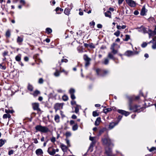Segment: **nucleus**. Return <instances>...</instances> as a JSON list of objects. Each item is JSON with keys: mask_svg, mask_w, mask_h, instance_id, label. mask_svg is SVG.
Listing matches in <instances>:
<instances>
[{"mask_svg": "<svg viewBox=\"0 0 156 156\" xmlns=\"http://www.w3.org/2000/svg\"><path fill=\"white\" fill-rule=\"evenodd\" d=\"M83 58L85 61V67H87L90 65V61L91 60V59L88 56L86 55H83Z\"/></svg>", "mask_w": 156, "mask_h": 156, "instance_id": "nucleus-4", "label": "nucleus"}, {"mask_svg": "<svg viewBox=\"0 0 156 156\" xmlns=\"http://www.w3.org/2000/svg\"><path fill=\"white\" fill-rule=\"evenodd\" d=\"M0 68L2 69L5 70L6 69V67L2 64H0Z\"/></svg>", "mask_w": 156, "mask_h": 156, "instance_id": "nucleus-50", "label": "nucleus"}, {"mask_svg": "<svg viewBox=\"0 0 156 156\" xmlns=\"http://www.w3.org/2000/svg\"><path fill=\"white\" fill-rule=\"evenodd\" d=\"M140 30L141 32H143L144 34L147 33H148L147 30V28L142 26L140 27Z\"/></svg>", "mask_w": 156, "mask_h": 156, "instance_id": "nucleus-17", "label": "nucleus"}, {"mask_svg": "<svg viewBox=\"0 0 156 156\" xmlns=\"http://www.w3.org/2000/svg\"><path fill=\"white\" fill-rule=\"evenodd\" d=\"M21 55L20 54L17 55L15 57V59L16 61L17 62L20 61L21 59Z\"/></svg>", "mask_w": 156, "mask_h": 156, "instance_id": "nucleus-24", "label": "nucleus"}, {"mask_svg": "<svg viewBox=\"0 0 156 156\" xmlns=\"http://www.w3.org/2000/svg\"><path fill=\"white\" fill-rule=\"evenodd\" d=\"M8 51H5L3 53V55L5 56L8 55Z\"/></svg>", "mask_w": 156, "mask_h": 156, "instance_id": "nucleus-59", "label": "nucleus"}, {"mask_svg": "<svg viewBox=\"0 0 156 156\" xmlns=\"http://www.w3.org/2000/svg\"><path fill=\"white\" fill-rule=\"evenodd\" d=\"M60 72L59 71L57 70H56L55 72L54 73V76L56 77H58L60 76Z\"/></svg>", "mask_w": 156, "mask_h": 156, "instance_id": "nucleus-27", "label": "nucleus"}, {"mask_svg": "<svg viewBox=\"0 0 156 156\" xmlns=\"http://www.w3.org/2000/svg\"><path fill=\"white\" fill-rule=\"evenodd\" d=\"M112 110V109L111 108H106L104 110V113H107L108 112H109L111 111Z\"/></svg>", "mask_w": 156, "mask_h": 156, "instance_id": "nucleus-33", "label": "nucleus"}, {"mask_svg": "<svg viewBox=\"0 0 156 156\" xmlns=\"http://www.w3.org/2000/svg\"><path fill=\"white\" fill-rule=\"evenodd\" d=\"M35 129L37 131L46 133L49 131V129L46 126H42L41 125H38L35 127Z\"/></svg>", "mask_w": 156, "mask_h": 156, "instance_id": "nucleus-1", "label": "nucleus"}, {"mask_svg": "<svg viewBox=\"0 0 156 156\" xmlns=\"http://www.w3.org/2000/svg\"><path fill=\"white\" fill-rule=\"evenodd\" d=\"M78 126L77 124H75V125L73 126L72 127V130L74 131H76L78 129Z\"/></svg>", "mask_w": 156, "mask_h": 156, "instance_id": "nucleus-29", "label": "nucleus"}, {"mask_svg": "<svg viewBox=\"0 0 156 156\" xmlns=\"http://www.w3.org/2000/svg\"><path fill=\"white\" fill-rule=\"evenodd\" d=\"M55 137H53L51 139V141L53 143H54L55 141Z\"/></svg>", "mask_w": 156, "mask_h": 156, "instance_id": "nucleus-61", "label": "nucleus"}, {"mask_svg": "<svg viewBox=\"0 0 156 156\" xmlns=\"http://www.w3.org/2000/svg\"><path fill=\"white\" fill-rule=\"evenodd\" d=\"M115 43H113L111 46L110 49L112 50V53L115 55L117 53V51L114 49L115 46Z\"/></svg>", "mask_w": 156, "mask_h": 156, "instance_id": "nucleus-13", "label": "nucleus"}, {"mask_svg": "<svg viewBox=\"0 0 156 156\" xmlns=\"http://www.w3.org/2000/svg\"><path fill=\"white\" fill-rule=\"evenodd\" d=\"M80 107V106L77 105H76V106L75 107V112L76 113H77L79 111V108Z\"/></svg>", "mask_w": 156, "mask_h": 156, "instance_id": "nucleus-26", "label": "nucleus"}, {"mask_svg": "<svg viewBox=\"0 0 156 156\" xmlns=\"http://www.w3.org/2000/svg\"><path fill=\"white\" fill-rule=\"evenodd\" d=\"M46 31L48 34H50L52 32L51 29L49 28H47L46 29Z\"/></svg>", "mask_w": 156, "mask_h": 156, "instance_id": "nucleus-35", "label": "nucleus"}, {"mask_svg": "<svg viewBox=\"0 0 156 156\" xmlns=\"http://www.w3.org/2000/svg\"><path fill=\"white\" fill-rule=\"evenodd\" d=\"M101 121V119L100 117H98L96 121H95V125L96 126H98L100 122Z\"/></svg>", "mask_w": 156, "mask_h": 156, "instance_id": "nucleus-22", "label": "nucleus"}, {"mask_svg": "<svg viewBox=\"0 0 156 156\" xmlns=\"http://www.w3.org/2000/svg\"><path fill=\"white\" fill-rule=\"evenodd\" d=\"M5 144V141L2 139L0 140V147H2Z\"/></svg>", "mask_w": 156, "mask_h": 156, "instance_id": "nucleus-36", "label": "nucleus"}, {"mask_svg": "<svg viewBox=\"0 0 156 156\" xmlns=\"http://www.w3.org/2000/svg\"><path fill=\"white\" fill-rule=\"evenodd\" d=\"M72 9V8H71V9H70L69 8H66L65 9L64 11V13L66 15L69 16V14H70V9Z\"/></svg>", "mask_w": 156, "mask_h": 156, "instance_id": "nucleus-19", "label": "nucleus"}, {"mask_svg": "<svg viewBox=\"0 0 156 156\" xmlns=\"http://www.w3.org/2000/svg\"><path fill=\"white\" fill-rule=\"evenodd\" d=\"M20 3L22 4L23 5H25L26 3L25 1L24 0H20Z\"/></svg>", "mask_w": 156, "mask_h": 156, "instance_id": "nucleus-56", "label": "nucleus"}, {"mask_svg": "<svg viewBox=\"0 0 156 156\" xmlns=\"http://www.w3.org/2000/svg\"><path fill=\"white\" fill-rule=\"evenodd\" d=\"M17 41L18 43H21L23 41V39L20 37H18L17 38Z\"/></svg>", "mask_w": 156, "mask_h": 156, "instance_id": "nucleus-30", "label": "nucleus"}, {"mask_svg": "<svg viewBox=\"0 0 156 156\" xmlns=\"http://www.w3.org/2000/svg\"><path fill=\"white\" fill-rule=\"evenodd\" d=\"M36 154L38 156H39L43 154V151L41 149H37L35 151Z\"/></svg>", "mask_w": 156, "mask_h": 156, "instance_id": "nucleus-16", "label": "nucleus"}, {"mask_svg": "<svg viewBox=\"0 0 156 156\" xmlns=\"http://www.w3.org/2000/svg\"><path fill=\"white\" fill-rule=\"evenodd\" d=\"M126 27V25H122V26L119 25H117V28L118 30H120L121 29H124Z\"/></svg>", "mask_w": 156, "mask_h": 156, "instance_id": "nucleus-28", "label": "nucleus"}, {"mask_svg": "<svg viewBox=\"0 0 156 156\" xmlns=\"http://www.w3.org/2000/svg\"><path fill=\"white\" fill-rule=\"evenodd\" d=\"M147 45V44L145 42H143L142 44H141V47L142 48H145V47Z\"/></svg>", "mask_w": 156, "mask_h": 156, "instance_id": "nucleus-49", "label": "nucleus"}, {"mask_svg": "<svg viewBox=\"0 0 156 156\" xmlns=\"http://www.w3.org/2000/svg\"><path fill=\"white\" fill-rule=\"evenodd\" d=\"M152 43L153 45H152V48L153 49H156V41L154 40V39L151 41H150L149 43Z\"/></svg>", "mask_w": 156, "mask_h": 156, "instance_id": "nucleus-15", "label": "nucleus"}, {"mask_svg": "<svg viewBox=\"0 0 156 156\" xmlns=\"http://www.w3.org/2000/svg\"><path fill=\"white\" fill-rule=\"evenodd\" d=\"M117 112L122 115H123L126 116L129 114V113L123 110L119 109L117 110Z\"/></svg>", "mask_w": 156, "mask_h": 156, "instance_id": "nucleus-9", "label": "nucleus"}, {"mask_svg": "<svg viewBox=\"0 0 156 156\" xmlns=\"http://www.w3.org/2000/svg\"><path fill=\"white\" fill-rule=\"evenodd\" d=\"M148 150H149V151L150 152H152V151L155 150H156V148L155 147H152L150 149H148Z\"/></svg>", "mask_w": 156, "mask_h": 156, "instance_id": "nucleus-46", "label": "nucleus"}, {"mask_svg": "<svg viewBox=\"0 0 156 156\" xmlns=\"http://www.w3.org/2000/svg\"><path fill=\"white\" fill-rule=\"evenodd\" d=\"M89 47L92 48H95V45L92 43L89 44Z\"/></svg>", "mask_w": 156, "mask_h": 156, "instance_id": "nucleus-44", "label": "nucleus"}, {"mask_svg": "<svg viewBox=\"0 0 156 156\" xmlns=\"http://www.w3.org/2000/svg\"><path fill=\"white\" fill-rule=\"evenodd\" d=\"M144 108L143 107H140L139 105H135L132 107L130 105L129 109L130 110H133L134 112H139L144 110Z\"/></svg>", "mask_w": 156, "mask_h": 156, "instance_id": "nucleus-2", "label": "nucleus"}, {"mask_svg": "<svg viewBox=\"0 0 156 156\" xmlns=\"http://www.w3.org/2000/svg\"><path fill=\"white\" fill-rule=\"evenodd\" d=\"M75 124V122L74 120H71L70 122V125H72L73 124Z\"/></svg>", "mask_w": 156, "mask_h": 156, "instance_id": "nucleus-62", "label": "nucleus"}, {"mask_svg": "<svg viewBox=\"0 0 156 156\" xmlns=\"http://www.w3.org/2000/svg\"><path fill=\"white\" fill-rule=\"evenodd\" d=\"M126 2L128 5L131 7H134L136 5V2L133 0H126Z\"/></svg>", "mask_w": 156, "mask_h": 156, "instance_id": "nucleus-7", "label": "nucleus"}, {"mask_svg": "<svg viewBox=\"0 0 156 156\" xmlns=\"http://www.w3.org/2000/svg\"><path fill=\"white\" fill-rule=\"evenodd\" d=\"M139 13V12L137 11V10H135L134 12V14L135 15H138Z\"/></svg>", "mask_w": 156, "mask_h": 156, "instance_id": "nucleus-63", "label": "nucleus"}, {"mask_svg": "<svg viewBox=\"0 0 156 156\" xmlns=\"http://www.w3.org/2000/svg\"><path fill=\"white\" fill-rule=\"evenodd\" d=\"M63 105L62 103H56L55 104L54 108L56 111L62 108Z\"/></svg>", "mask_w": 156, "mask_h": 156, "instance_id": "nucleus-11", "label": "nucleus"}, {"mask_svg": "<svg viewBox=\"0 0 156 156\" xmlns=\"http://www.w3.org/2000/svg\"><path fill=\"white\" fill-rule=\"evenodd\" d=\"M62 99L64 101H66L68 99V97L66 95H64L62 97Z\"/></svg>", "mask_w": 156, "mask_h": 156, "instance_id": "nucleus-39", "label": "nucleus"}, {"mask_svg": "<svg viewBox=\"0 0 156 156\" xmlns=\"http://www.w3.org/2000/svg\"><path fill=\"white\" fill-rule=\"evenodd\" d=\"M125 55L128 56H130L133 55L134 52L131 51H128L126 52Z\"/></svg>", "mask_w": 156, "mask_h": 156, "instance_id": "nucleus-20", "label": "nucleus"}, {"mask_svg": "<svg viewBox=\"0 0 156 156\" xmlns=\"http://www.w3.org/2000/svg\"><path fill=\"white\" fill-rule=\"evenodd\" d=\"M27 88L30 91H32L33 90V87L31 85H28Z\"/></svg>", "mask_w": 156, "mask_h": 156, "instance_id": "nucleus-43", "label": "nucleus"}, {"mask_svg": "<svg viewBox=\"0 0 156 156\" xmlns=\"http://www.w3.org/2000/svg\"><path fill=\"white\" fill-rule=\"evenodd\" d=\"M59 10H60L61 11H63V9L59 7H57L55 9L56 12H57Z\"/></svg>", "mask_w": 156, "mask_h": 156, "instance_id": "nucleus-53", "label": "nucleus"}, {"mask_svg": "<svg viewBox=\"0 0 156 156\" xmlns=\"http://www.w3.org/2000/svg\"><path fill=\"white\" fill-rule=\"evenodd\" d=\"M48 153L51 155H53L55 153V149L51 147L48 148Z\"/></svg>", "mask_w": 156, "mask_h": 156, "instance_id": "nucleus-6", "label": "nucleus"}, {"mask_svg": "<svg viewBox=\"0 0 156 156\" xmlns=\"http://www.w3.org/2000/svg\"><path fill=\"white\" fill-rule=\"evenodd\" d=\"M129 39L130 36L128 35H126V38L123 40L125 41H127Z\"/></svg>", "mask_w": 156, "mask_h": 156, "instance_id": "nucleus-40", "label": "nucleus"}, {"mask_svg": "<svg viewBox=\"0 0 156 156\" xmlns=\"http://www.w3.org/2000/svg\"><path fill=\"white\" fill-rule=\"evenodd\" d=\"M70 96H71V98H72V99L73 100V99H74L76 98V97H75L74 94H71Z\"/></svg>", "mask_w": 156, "mask_h": 156, "instance_id": "nucleus-55", "label": "nucleus"}, {"mask_svg": "<svg viewBox=\"0 0 156 156\" xmlns=\"http://www.w3.org/2000/svg\"><path fill=\"white\" fill-rule=\"evenodd\" d=\"M95 141H92L90 144V148L92 147H93V145L95 144Z\"/></svg>", "mask_w": 156, "mask_h": 156, "instance_id": "nucleus-57", "label": "nucleus"}, {"mask_svg": "<svg viewBox=\"0 0 156 156\" xmlns=\"http://www.w3.org/2000/svg\"><path fill=\"white\" fill-rule=\"evenodd\" d=\"M149 31L151 33L153 32L154 34L156 35V26H155V29L153 32L151 30H149Z\"/></svg>", "mask_w": 156, "mask_h": 156, "instance_id": "nucleus-52", "label": "nucleus"}, {"mask_svg": "<svg viewBox=\"0 0 156 156\" xmlns=\"http://www.w3.org/2000/svg\"><path fill=\"white\" fill-rule=\"evenodd\" d=\"M5 35L7 37H10L11 34L10 31L9 30H8L6 32Z\"/></svg>", "mask_w": 156, "mask_h": 156, "instance_id": "nucleus-31", "label": "nucleus"}, {"mask_svg": "<svg viewBox=\"0 0 156 156\" xmlns=\"http://www.w3.org/2000/svg\"><path fill=\"white\" fill-rule=\"evenodd\" d=\"M96 72L97 74L100 76H104L109 73L108 70H101L99 69H97Z\"/></svg>", "mask_w": 156, "mask_h": 156, "instance_id": "nucleus-3", "label": "nucleus"}, {"mask_svg": "<svg viewBox=\"0 0 156 156\" xmlns=\"http://www.w3.org/2000/svg\"><path fill=\"white\" fill-rule=\"evenodd\" d=\"M68 61V60L66 59H62L61 60V62H67Z\"/></svg>", "mask_w": 156, "mask_h": 156, "instance_id": "nucleus-58", "label": "nucleus"}, {"mask_svg": "<svg viewBox=\"0 0 156 156\" xmlns=\"http://www.w3.org/2000/svg\"><path fill=\"white\" fill-rule=\"evenodd\" d=\"M102 140L103 144L105 145H110L111 143V140L108 137L102 139Z\"/></svg>", "mask_w": 156, "mask_h": 156, "instance_id": "nucleus-5", "label": "nucleus"}, {"mask_svg": "<svg viewBox=\"0 0 156 156\" xmlns=\"http://www.w3.org/2000/svg\"><path fill=\"white\" fill-rule=\"evenodd\" d=\"M65 135L67 137H69L71 135V133L70 132H67L66 133Z\"/></svg>", "mask_w": 156, "mask_h": 156, "instance_id": "nucleus-37", "label": "nucleus"}, {"mask_svg": "<svg viewBox=\"0 0 156 156\" xmlns=\"http://www.w3.org/2000/svg\"><path fill=\"white\" fill-rule=\"evenodd\" d=\"M66 141L68 146H70V145L69 140H68V139H67V138L66 139Z\"/></svg>", "mask_w": 156, "mask_h": 156, "instance_id": "nucleus-51", "label": "nucleus"}, {"mask_svg": "<svg viewBox=\"0 0 156 156\" xmlns=\"http://www.w3.org/2000/svg\"><path fill=\"white\" fill-rule=\"evenodd\" d=\"M126 98H127V99L128 100L129 102V106L130 107V105H131V103L133 101V100H134V96H128V95L126 96Z\"/></svg>", "mask_w": 156, "mask_h": 156, "instance_id": "nucleus-12", "label": "nucleus"}, {"mask_svg": "<svg viewBox=\"0 0 156 156\" xmlns=\"http://www.w3.org/2000/svg\"><path fill=\"white\" fill-rule=\"evenodd\" d=\"M32 106L34 110L40 111V109L39 108V104L38 103H34L32 104Z\"/></svg>", "mask_w": 156, "mask_h": 156, "instance_id": "nucleus-10", "label": "nucleus"}, {"mask_svg": "<svg viewBox=\"0 0 156 156\" xmlns=\"http://www.w3.org/2000/svg\"><path fill=\"white\" fill-rule=\"evenodd\" d=\"M69 92L70 94H74L75 92V90L74 89L71 88L69 90Z\"/></svg>", "mask_w": 156, "mask_h": 156, "instance_id": "nucleus-41", "label": "nucleus"}, {"mask_svg": "<svg viewBox=\"0 0 156 156\" xmlns=\"http://www.w3.org/2000/svg\"><path fill=\"white\" fill-rule=\"evenodd\" d=\"M109 62V60L108 58H105V59L104 61L103 62L104 64L105 65H107Z\"/></svg>", "mask_w": 156, "mask_h": 156, "instance_id": "nucleus-45", "label": "nucleus"}, {"mask_svg": "<svg viewBox=\"0 0 156 156\" xmlns=\"http://www.w3.org/2000/svg\"><path fill=\"white\" fill-rule=\"evenodd\" d=\"M97 27L98 28H101L102 27V26L101 24H98L97 25Z\"/></svg>", "mask_w": 156, "mask_h": 156, "instance_id": "nucleus-60", "label": "nucleus"}, {"mask_svg": "<svg viewBox=\"0 0 156 156\" xmlns=\"http://www.w3.org/2000/svg\"><path fill=\"white\" fill-rule=\"evenodd\" d=\"M120 32L119 30H117L114 33V35L117 37H119V36L120 34Z\"/></svg>", "mask_w": 156, "mask_h": 156, "instance_id": "nucleus-38", "label": "nucleus"}, {"mask_svg": "<svg viewBox=\"0 0 156 156\" xmlns=\"http://www.w3.org/2000/svg\"><path fill=\"white\" fill-rule=\"evenodd\" d=\"M147 10L144 6L142 8L140 14L141 16H144L146 15V13L147 12Z\"/></svg>", "mask_w": 156, "mask_h": 156, "instance_id": "nucleus-14", "label": "nucleus"}, {"mask_svg": "<svg viewBox=\"0 0 156 156\" xmlns=\"http://www.w3.org/2000/svg\"><path fill=\"white\" fill-rule=\"evenodd\" d=\"M55 120L57 123H58L60 121V117L58 115L55 116Z\"/></svg>", "mask_w": 156, "mask_h": 156, "instance_id": "nucleus-23", "label": "nucleus"}, {"mask_svg": "<svg viewBox=\"0 0 156 156\" xmlns=\"http://www.w3.org/2000/svg\"><path fill=\"white\" fill-rule=\"evenodd\" d=\"M40 94V92L38 90H36L34 92L33 94V95L34 96H36Z\"/></svg>", "mask_w": 156, "mask_h": 156, "instance_id": "nucleus-34", "label": "nucleus"}, {"mask_svg": "<svg viewBox=\"0 0 156 156\" xmlns=\"http://www.w3.org/2000/svg\"><path fill=\"white\" fill-rule=\"evenodd\" d=\"M60 72H63L66 75H67L68 73V72L67 71H65L64 69L62 70L61 69H60Z\"/></svg>", "mask_w": 156, "mask_h": 156, "instance_id": "nucleus-47", "label": "nucleus"}, {"mask_svg": "<svg viewBox=\"0 0 156 156\" xmlns=\"http://www.w3.org/2000/svg\"><path fill=\"white\" fill-rule=\"evenodd\" d=\"M117 124V123H116L114 122H111L110 123L109 125V128L110 129H112Z\"/></svg>", "mask_w": 156, "mask_h": 156, "instance_id": "nucleus-21", "label": "nucleus"}, {"mask_svg": "<svg viewBox=\"0 0 156 156\" xmlns=\"http://www.w3.org/2000/svg\"><path fill=\"white\" fill-rule=\"evenodd\" d=\"M44 82L42 78H40L39 80L38 83L40 84H42Z\"/></svg>", "mask_w": 156, "mask_h": 156, "instance_id": "nucleus-48", "label": "nucleus"}, {"mask_svg": "<svg viewBox=\"0 0 156 156\" xmlns=\"http://www.w3.org/2000/svg\"><path fill=\"white\" fill-rule=\"evenodd\" d=\"M105 152L107 156H115V155L112 153V149L109 147L106 149Z\"/></svg>", "mask_w": 156, "mask_h": 156, "instance_id": "nucleus-8", "label": "nucleus"}, {"mask_svg": "<svg viewBox=\"0 0 156 156\" xmlns=\"http://www.w3.org/2000/svg\"><path fill=\"white\" fill-rule=\"evenodd\" d=\"M99 114L96 111H93V115L94 117L98 116Z\"/></svg>", "mask_w": 156, "mask_h": 156, "instance_id": "nucleus-42", "label": "nucleus"}, {"mask_svg": "<svg viewBox=\"0 0 156 156\" xmlns=\"http://www.w3.org/2000/svg\"><path fill=\"white\" fill-rule=\"evenodd\" d=\"M61 147L62 150L63 151H65L67 149L66 147L64 144H62L61 145Z\"/></svg>", "mask_w": 156, "mask_h": 156, "instance_id": "nucleus-32", "label": "nucleus"}, {"mask_svg": "<svg viewBox=\"0 0 156 156\" xmlns=\"http://www.w3.org/2000/svg\"><path fill=\"white\" fill-rule=\"evenodd\" d=\"M13 152H14V151L13 150H10L9 151L8 154L9 155H10L13 154Z\"/></svg>", "mask_w": 156, "mask_h": 156, "instance_id": "nucleus-54", "label": "nucleus"}, {"mask_svg": "<svg viewBox=\"0 0 156 156\" xmlns=\"http://www.w3.org/2000/svg\"><path fill=\"white\" fill-rule=\"evenodd\" d=\"M106 17H108L110 18H112L111 13L110 11H108L104 13Z\"/></svg>", "mask_w": 156, "mask_h": 156, "instance_id": "nucleus-18", "label": "nucleus"}, {"mask_svg": "<svg viewBox=\"0 0 156 156\" xmlns=\"http://www.w3.org/2000/svg\"><path fill=\"white\" fill-rule=\"evenodd\" d=\"M108 57L110 59H112L114 60L115 59V58L114 57L113 55L111 53H109L108 54Z\"/></svg>", "mask_w": 156, "mask_h": 156, "instance_id": "nucleus-25", "label": "nucleus"}, {"mask_svg": "<svg viewBox=\"0 0 156 156\" xmlns=\"http://www.w3.org/2000/svg\"><path fill=\"white\" fill-rule=\"evenodd\" d=\"M71 118L73 119H76L77 118V116L75 115H73Z\"/></svg>", "mask_w": 156, "mask_h": 156, "instance_id": "nucleus-64", "label": "nucleus"}]
</instances>
